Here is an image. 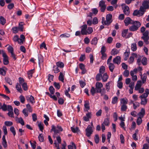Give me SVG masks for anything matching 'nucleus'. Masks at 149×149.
Instances as JSON below:
<instances>
[{
	"instance_id": "b1692460",
	"label": "nucleus",
	"mask_w": 149,
	"mask_h": 149,
	"mask_svg": "<svg viewBox=\"0 0 149 149\" xmlns=\"http://www.w3.org/2000/svg\"><path fill=\"white\" fill-rule=\"evenodd\" d=\"M108 64V65L109 68V70L111 72H113L115 68V67L114 65L112 63H110Z\"/></svg>"
},
{
	"instance_id": "9d476101",
	"label": "nucleus",
	"mask_w": 149,
	"mask_h": 149,
	"mask_svg": "<svg viewBox=\"0 0 149 149\" xmlns=\"http://www.w3.org/2000/svg\"><path fill=\"white\" fill-rule=\"evenodd\" d=\"M142 33L143 36L141 37V39L143 40L149 39V31L148 30L146 31L144 33Z\"/></svg>"
},
{
	"instance_id": "de8ad7c7",
	"label": "nucleus",
	"mask_w": 149,
	"mask_h": 149,
	"mask_svg": "<svg viewBox=\"0 0 149 149\" xmlns=\"http://www.w3.org/2000/svg\"><path fill=\"white\" fill-rule=\"evenodd\" d=\"M142 120L141 117H138L136 120V123L137 125H140L142 123Z\"/></svg>"
},
{
	"instance_id": "4be33fe9",
	"label": "nucleus",
	"mask_w": 149,
	"mask_h": 149,
	"mask_svg": "<svg viewBox=\"0 0 149 149\" xmlns=\"http://www.w3.org/2000/svg\"><path fill=\"white\" fill-rule=\"evenodd\" d=\"M108 78V76L106 73H104L103 76H102V79L104 82H106Z\"/></svg>"
},
{
	"instance_id": "f03ea898",
	"label": "nucleus",
	"mask_w": 149,
	"mask_h": 149,
	"mask_svg": "<svg viewBox=\"0 0 149 149\" xmlns=\"http://www.w3.org/2000/svg\"><path fill=\"white\" fill-rule=\"evenodd\" d=\"M112 15L111 14H107L106 16V21L105 20V18L104 17L102 18V24L103 25H109L112 22Z\"/></svg>"
},
{
	"instance_id": "13d9d810",
	"label": "nucleus",
	"mask_w": 149,
	"mask_h": 149,
	"mask_svg": "<svg viewBox=\"0 0 149 149\" xmlns=\"http://www.w3.org/2000/svg\"><path fill=\"white\" fill-rule=\"evenodd\" d=\"M18 123H20L22 125H24V122L22 118L20 117L18 119Z\"/></svg>"
},
{
	"instance_id": "39448f33",
	"label": "nucleus",
	"mask_w": 149,
	"mask_h": 149,
	"mask_svg": "<svg viewBox=\"0 0 149 149\" xmlns=\"http://www.w3.org/2000/svg\"><path fill=\"white\" fill-rule=\"evenodd\" d=\"M99 6L100 8L101 11L104 12L106 8L105 1L103 0L100 1L99 3Z\"/></svg>"
},
{
	"instance_id": "1a4fd4ad",
	"label": "nucleus",
	"mask_w": 149,
	"mask_h": 149,
	"mask_svg": "<svg viewBox=\"0 0 149 149\" xmlns=\"http://www.w3.org/2000/svg\"><path fill=\"white\" fill-rule=\"evenodd\" d=\"M109 124V120L108 118H106L104 120V121L101 125V128L102 132H104L105 130V128L104 125L108 126Z\"/></svg>"
},
{
	"instance_id": "6e6552de",
	"label": "nucleus",
	"mask_w": 149,
	"mask_h": 149,
	"mask_svg": "<svg viewBox=\"0 0 149 149\" xmlns=\"http://www.w3.org/2000/svg\"><path fill=\"white\" fill-rule=\"evenodd\" d=\"M121 6H124V7L122 8V9L123 10V11L124 14L127 15H128L130 13L129 7L127 6H126L125 4V3L122 4Z\"/></svg>"
},
{
	"instance_id": "5fc2aeb1",
	"label": "nucleus",
	"mask_w": 149,
	"mask_h": 149,
	"mask_svg": "<svg viewBox=\"0 0 149 149\" xmlns=\"http://www.w3.org/2000/svg\"><path fill=\"white\" fill-rule=\"evenodd\" d=\"M10 131L12 132L14 136H15L16 134V132L14 127L12 126L10 128Z\"/></svg>"
},
{
	"instance_id": "9b49d317",
	"label": "nucleus",
	"mask_w": 149,
	"mask_h": 149,
	"mask_svg": "<svg viewBox=\"0 0 149 149\" xmlns=\"http://www.w3.org/2000/svg\"><path fill=\"white\" fill-rule=\"evenodd\" d=\"M81 32L82 35L87 34V25L86 24H84L81 26Z\"/></svg>"
},
{
	"instance_id": "37998d69",
	"label": "nucleus",
	"mask_w": 149,
	"mask_h": 149,
	"mask_svg": "<svg viewBox=\"0 0 149 149\" xmlns=\"http://www.w3.org/2000/svg\"><path fill=\"white\" fill-rule=\"evenodd\" d=\"M56 64L57 67H60L61 68H63L64 66V64L63 63L61 62H57L56 63Z\"/></svg>"
},
{
	"instance_id": "79ce46f5",
	"label": "nucleus",
	"mask_w": 149,
	"mask_h": 149,
	"mask_svg": "<svg viewBox=\"0 0 149 149\" xmlns=\"http://www.w3.org/2000/svg\"><path fill=\"white\" fill-rule=\"evenodd\" d=\"M93 31V29L92 27H88L87 30V34H91Z\"/></svg>"
},
{
	"instance_id": "e433bc0d",
	"label": "nucleus",
	"mask_w": 149,
	"mask_h": 149,
	"mask_svg": "<svg viewBox=\"0 0 149 149\" xmlns=\"http://www.w3.org/2000/svg\"><path fill=\"white\" fill-rule=\"evenodd\" d=\"M127 108L126 105H121V110L122 111H125Z\"/></svg>"
},
{
	"instance_id": "49530a36",
	"label": "nucleus",
	"mask_w": 149,
	"mask_h": 149,
	"mask_svg": "<svg viewBox=\"0 0 149 149\" xmlns=\"http://www.w3.org/2000/svg\"><path fill=\"white\" fill-rule=\"evenodd\" d=\"M0 20L1 23L2 24L4 25L6 23V20L2 16H1L0 17Z\"/></svg>"
},
{
	"instance_id": "680f3d73",
	"label": "nucleus",
	"mask_w": 149,
	"mask_h": 149,
	"mask_svg": "<svg viewBox=\"0 0 149 149\" xmlns=\"http://www.w3.org/2000/svg\"><path fill=\"white\" fill-rule=\"evenodd\" d=\"M129 54L130 53L128 52H125L124 53L125 57L124 58V60H125L126 61L127 60L129 57Z\"/></svg>"
},
{
	"instance_id": "bb28decb",
	"label": "nucleus",
	"mask_w": 149,
	"mask_h": 149,
	"mask_svg": "<svg viewBox=\"0 0 149 149\" xmlns=\"http://www.w3.org/2000/svg\"><path fill=\"white\" fill-rule=\"evenodd\" d=\"M119 52V51L116 49H112L111 52V54L112 55H114L117 54Z\"/></svg>"
},
{
	"instance_id": "2f4dec72",
	"label": "nucleus",
	"mask_w": 149,
	"mask_h": 149,
	"mask_svg": "<svg viewBox=\"0 0 149 149\" xmlns=\"http://www.w3.org/2000/svg\"><path fill=\"white\" fill-rule=\"evenodd\" d=\"M105 68L104 66H102L99 70V73L101 74H102L105 72Z\"/></svg>"
},
{
	"instance_id": "72a5a7b5",
	"label": "nucleus",
	"mask_w": 149,
	"mask_h": 149,
	"mask_svg": "<svg viewBox=\"0 0 149 149\" xmlns=\"http://www.w3.org/2000/svg\"><path fill=\"white\" fill-rule=\"evenodd\" d=\"M133 103V107L134 109H136L137 107H139L140 105L139 103L137 102H135V103H133L132 101H131L130 102V103Z\"/></svg>"
},
{
	"instance_id": "f257e3e1",
	"label": "nucleus",
	"mask_w": 149,
	"mask_h": 149,
	"mask_svg": "<svg viewBox=\"0 0 149 149\" xmlns=\"http://www.w3.org/2000/svg\"><path fill=\"white\" fill-rule=\"evenodd\" d=\"M132 25L129 27L130 31H136L141 25V23L138 21H134Z\"/></svg>"
},
{
	"instance_id": "58836bf2",
	"label": "nucleus",
	"mask_w": 149,
	"mask_h": 149,
	"mask_svg": "<svg viewBox=\"0 0 149 149\" xmlns=\"http://www.w3.org/2000/svg\"><path fill=\"white\" fill-rule=\"evenodd\" d=\"M102 74L98 73L97 74L96 76V80L97 81H100L101 79V77L102 78Z\"/></svg>"
},
{
	"instance_id": "e2e57ef3",
	"label": "nucleus",
	"mask_w": 149,
	"mask_h": 149,
	"mask_svg": "<svg viewBox=\"0 0 149 149\" xmlns=\"http://www.w3.org/2000/svg\"><path fill=\"white\" fill-rule=\"evenodd\" d=\"M7 49L9 52H10V53L13 52V49L11 46H9L8 47Z\"/></svg>"
},
{
	"instance_id": "864d4df0",
	"label": "nucleus",
	"mask_w": 149,
	"mask_h": 149,
	"mask_svg": "<svg viewBox=\"0 0 149 149\" xmlns=\"http://www.w3.org/2000/svg\"><path fill=\"white\" fill-rule=\"evenodd\" d=\"M49 90L51 94H54V89L52 86H51L49 88Z\"/></svg>"
},
{
	"instance_id": "a878e982",
	"label": "nucleus",
	"mask_w": 149,
	"mask_h": 149,
	"mask_svg": "<svg viewBox=\"0 0 149 149\" xmlns=\"http://www.w3.org/2000/svg\"><path fill=\"white\" fill-rule=\"evenodd\" d=\"M15 88L20 93H22V90L21 87L20 85L18 83H16L15 86Z\"/></svg>"
},
{
	"instance_id": "aec40b11",
	"label": "nucleus",
	"mask_w": 149,
	"mask_h": 149,
	"mask_svg": "<svg viewBox=\"0 0 149 149\" xmlns=\"http://www.w3.org/2000/svg\"><path fill=\"white\" fill-rule=\"evenodd\" d=\"M91 113L90 112H88L86 114V116L83 117L84 120L86 121H88L89 120V118L91 117Z\"/></svg>"
},
{
	"instance_id": "69168bd1",
	"label": "nucleus",
	"mask_w": 149,
	"mask_h": 149,
	"mask_svg": "<svg viewBox=\"0 0 149 149\" xmlns=\"http://www.w3.org/2000/svg\"><path fill=\"white\" fill-rule=\"evenodd\" d=\"M95 141L96 143H98L99 142V137L98 135L96 134L95 135Z\"/></svg>"
},
{
	"instance_id": "c756f323",
	"label": "nucleus",
	"mask_w": 149,
	"mask_h": 149,
	"mask_svg": "<svg viewBox=\"0 0 149 149\" xmlns=\"http://www.w3.org/2000/svg\"><path fill=\"white\" fill-rule=\"evenodd\" d=\"M131 47V49L134 52L136 50L137 47L136 43L132 44Z\"/></svg>"
},
{
	"instance_id": "a19ab883",
	"label": "nucleus",
	"mask_w": 149,
	"mask_h": 149,
	"mask_svg": "<svg viewBox=\"0 0 149 149\" xmlns=\"http://www.w3.org/2000/svg\"><path fill=\"white\" fill-rule=\"evenodd\" d=\"M112 83L111 81H109L105 85L107 91H108L110 89L109 84Z\"/></svg>"
},
{
	"instance_id": "412c9836",
	"label": "nucleus",
	"mask_w": 149,
	"mask_h": 149,
	"mask_svg": "<svg viewBox=\"0 0 149 149\" xmlns=\"http://www.w3.org/2000/svg\"><path fill=\"white\" fill-rule=\"evenodd\" d=\"M26 109H24L22 112H25L26 111L29 112H32V109L29 104H28L26 105Z\"/></svg>"
},
{
	"instance_id": "09e8293b",
	"label": "nucleus",
	"mask_w": 149,
	"mask_h": 149,
	"mask_svg": "<svg viewBox=\"0 0 149 149\" xmlns=\"http://www.w3.org/2000/svg\"><path fill=\"white\" fill-rule=\"evenodd\" d=\"M18 28L21 31H23V23L22 22L19 23L18 26Z\"/></svg>"
},
{
	"instance_id": "c03bdc74",
	"label": "nucleus",
	"mask_w": 149,
	"mask_h": 149,
	"mask_svg": "<svg viewBox=\"0 0 149 149\" xmlns=\"http://www.w3.org/2000/svg\"><path fill=\"white\" fill-rule=\"evenodd\" d=\"M90 92L93 95H94L95 93H97L95 89L93 87H92L90 90Z\"/></svg>"
},
{
	"instance_id": "0e129e2a",
	"label": "nucleus",
	"mask_w": 149,
	"mask_h": 149,
	"mask_svg": "<svg viewBox=\"0 0 149 149\" xmlns=\"http://www.w3.org/2000/svg\"><path fill=\"white\" fill-rule=\"evenodd\" d=\"M123 83L122 82L118 81L117 86L119 88L121 89L123 87Z\"/></svg>"
},
{
	"instance_id": "774afa93",
	"label": "nucleus",
	"mask_w": 149,
	"mask_h": 149,
	"mask_svg": "<svg viewBox=\"0 0 149 149\" xmlns=\"http://www.w3.org/2000/svg\"><path fill=\"white\" fill-rule=\"evenodd\" d=\"M129 71L128 70H125L123 72V75L125 77H127L129 76Z\"/></svg>"
},
{
	"instance_id": "a18cd8bd",
	"label": "nucleus",
	"mask_w": 149,
	"mask_h": 149,
	"mask_svg": "<svg viewBox=\"0 0 149 149\" xmlns=\"http://www.w3.org/2000/svg\"><path fill=\"white\" fill-rule=\"evenodd\" d=\"M72 145H69L68 146V149H74H74H75L76 148V146L74 143L72 142Z\"/></svg>"
},
{
	"instance_id": "423d86ee",
	"label": "nucleus",
	"mask_w": 149,
	"mask_h": 149,
	"mask_svg": "<svg viewBox=\"0 0 149 149\" xmlns=\"http://www.w3.org/2000/svg\"><path fill=\"white\" fill-rule=\"evenodd\" d=\"M2 53L3 57V64L5 65L8 64L9 63L8 56L3 50H2Z\"/></svg>"
},
{
	"instance_id": "6e6d98bb",
	"label": "nucleus",
	"mask_w": 149,
	"mask_h": 149,
	"mask_svg": "<svg viewBox=\"0 0 149 149\" xmlns=\"http://www.w3.org/2000/svg\"><path fill=\"white\" fill-rule=\"evenodd\" d=\"M70 34H61L60 37H61V38H68L70 37Z\"/></svg>"
},
{
	"instance_id": "ddd939ff",
	"label": "nucleus",
	"mask_w": 149,
	"mask_h": 149,
	"mask_svg": "<svg viewBox=\"0 0 149 149\" xmlns=\"http://www.w3.org/2000/svg\"><path fill=\"white\" fill-rule=\"evenodd\" d=\"M146 10L142 6H141L138 11V17L143 15L144 13Z\"/></svg>"
},
{
	"instance_id": "4468645a",
	"label": "nucleus",
	"mask_w": 149,
	"mask_h": 149,
	"mask_svg": "<svg viewBox=\"0 0 149 149\" xmlns=\"http://www.w3.org/2000/svg\"><path fill=\"white\" fill-rule=\"evenodd\" d=\"M120 57L119 56H117L113 59V62L114 63L118 65L120 63Z\"/></svg>"
},
{
	"instance_id": "c9c22d12",
	"label": "nucleus",
	"mask_w": 149,
	"mask_h": 149,
	"mask_svg": "<svg viewBox=\"0 0 149 149\" xmlns=\"http://www.w3.org/2000/svg\"><path fill=\"white\" fill-rule=\"evenodd\" d=\"M53 70L54 71L55 73H58L60 71L58 67L57 66L54 65L53 67Z\"/></svg>"
},
{
	"instance_id": "052dcab7",
	"label": "nucleus",
	"mask_w": 149,
	"mask_h": 149,
	"mask_svg": "<svg viewBox=\"0 0 149 149\" xmlns=\"http://www.w3.org/2000/svg\"><path fill=\"white\" fill-rule=\"evenodd\" d=\"M22 87L24 91H26L28 89L26 83H23L22 85Z\"/></svg>"
},
{
	"instance_id": "338daca9",
	"label": "nucleus",
	"mask_w": 149,
	"mask_h": 149,
	"mask_svg": "<svg viewBox=\"0 0 149 149\" xmlns=\"http://www.w3.org/2000/svg\"><path fill=\"white\" fill-rule=\"evenodd\" d=\"M118 98L117 97H114L112 99V103L113 104H115L117 102L118 100Z\"/></svg>"
},
{
	"instance_id": "4d7b16f0",
	"label": "nucleus",
	"mask_w": 149,
	"mask_h": 149,
	"mask_svg": "<svg viewBox=\"0 0 149 149\" xmlns=\"http://www.w3.org/2000/svg\"><path fill=\"white\" fill-rule=\"evenodd\" d=\"M7 126H10L13 124V123L11 121H6L4 123Z\"/></svg>"
},
{
	"instance_id": "393cba45",
	"label": "nucleus",
	"mask_w": 149,
	"mask_h": 149,
	"mask_svg": "<svg viewBox=\"0 0 149 149\" xmlns=\"http://www.w3.org/2000/svg\"><path fill=\"white\" fill-rule=\"evenodd\" d=\"M98 40L97 37H94L92 39L91 41V44L92 45H96L97 43Z\"/></svg>"
},
{
	"instance_id": "473e14b6",
	"label": "nucleus",
	"mask_w": 149,
	"mask_h": 149,
	"mask_svg": "<svg viewBox=\"0 0 149 149\" xmlns=\"http://www.w3.org/2000/svg\"><path fill=\"white\" fill-rule=\"evenodd\" d=\"M128 29H124L122 32V36L123 37H125L126 36L128 32Z\"/></svg>"
},
{
	"instance_id": "5701e85b",
	"label": "nucleus",
	"mask_w": 149,
	"mask_h": 149,
	"mask_svg": "<svg viewBox=\"0 0 149 149\" xmlns=\"http://www.w3.org/2000/svg\"><path fill=\"white\" fill-rule=\"evenodd\" d=\"M141 99V104L142 105H145L147 102L148 100L146 98V97H139Z\"/></svg>"
},
{
	"instance_id": "cd10ccee",
	"label": "nucleus",
	"mask_w": 149,
	"mask_h": 149,
	"mask_svg": "<svg viewBox=\"0 0 149 149\" xmlns=\"http://www.w3.org/2000/svg\"><path fill=\"white\" fill-rule=\"evenodd\" d=\"M64 75L63 73L61 72L60 73V75L58 77V79L59 81H61L63 82H64Z\"/></svg>"
},
{
	"instance_id": "f704fd0d",
	"label": "nucleus",
	"mask_w": 149,
	"mask_h": 149,
	"mask_svg": "<svg viewBox=\"0 0 149 149\" xmlns=\"http://www.w3.org/2000/svg\"><path fill=\"white\" fill-rule=\"evenodd\" d=\"M6 81L10 85L12 84L13 82L11 79L9 78L6 77L5 78Z\"/></svg>"
},
{
	"instance_id": "3c124183",
	"label": "nucleus",
	"mask_w": 149,
	"mask_h": 149,
	"mask_svg": "<svg viewBox=\"0 0 149 149\" xmlns=\"http://www.w3.org/2000/svg\"><path fill=\"white\" fill-rule=\"evenodd\" d=\"M54 76L53 75L49 74L48 75V79L49 82H51L52 81H53Z\"/></svg>"
},
{
	"instance_id": "ea45409f",
	"label": "nucleus",
	"mask_w": 149,
	"mask_h": 149,
	"mask_svg": "<svg viewBox=\"0 0 149 149\" xmlns=\"http://www.w3.org/2000/svg\"><path fill=\"white\" fill-rule=\"evenodd\" d=\"M33 73V70H31L28 72V76L29 79L32 77V74Z\"/></svg>"
},
{
	"instance_id": "c85d7f7f",
	"label": "nucleus",
	"mask_w": 149,
	"mask_h": 149,
	"mask_svg": "<svg viewBox=\"0 0 149 149\" xmlns=\"http://www.w3.org/2000/svg\"><path fill=\"white\" fill-rule=\"evenodd\" d=\"M147 59L145 57H143L141 59V62L143 65H147Z\"/></svg>"
},
{
	"instance_id": "7c9ffc66",
	"label": "nucleus",
	"mask_w": 149,
	"mask_h": 149,
	"mask_svg": "<svg viewBox=\"0 0 149 149\" xmlns=\"http://www.w3.org/2000/svg\"><path fill=\"white\" fill-rule=\"evenodd\" d=\"M85 108L87 109L86 111H88L90 109L89 104L88 101H86L84 104Z\"/></svg>"
},
{
	"instance_id": "0eeeda50",
	"label": "nucleus",
	"mask_w": 149,
	"mask_h": 149,
	"mask_svg": "<svg viewBox=\"0 0 149 149\" xmlns=\"http://www.w3.org/2000/svg\"><path fill=\"white\" fill-rule=\"evenodd\" d=\"M93 129L91 127L90 125H89L88 126L85 130L86 134L87 137L90 136L92 134Z\"/></svg>"
},
{
	"instance_id": "a211bd4d",
	"label": "nucleus",
	"mask_w": 149,
	"mask_h": 149,
	"mask_svg": "<svg viewBox=\"0 0 149 149\" xmlns=\"http://www.w3.org/2000/svg\"><path fill=\"white\" fill-rule=\"evenodd\" d=\"M120 105H127V104L128 100L127 98H121L120 100Z\"/></svg>"
},
{
	"instance_id": "f8f14e48",
	"label": "nucleus",
	"mask_w": 149,
	"mask_h": 149,
	"mask_svg": "<svg viewBox=\"0 0 149 149\" xmlns=\"http://www.w3.org/2000/svg\"><path fill=\"white\" fill-rule=\"evenodd\" d=\"M134 21L131 19L129 17H127L126 18L124 21L125 25L126 26H128L129 24H131Z\"/></svg>"
},
{
	"instance_id": "f3484780",
	"label": "nucleus",
	"mask_w": 149,
	"mask_h": 149,
	"mask_svg": "<svg viewBox=\"0 0 149 149\" xmlns=\"http://www.w3.org/2000/svg\"><path fill=\"white\" fill-rule=\"evenodd\" d=\"M145 93L139 96V97H147L149 95V89L146 88L145 90Z\"/></svg>"
},
{
	"instance_id": "603ef678",
	"label": "nucleus",
	"mask_w": 149,
	"mask_h": 149,
	"mask_svg": "<svg viewBox=\"0 0 149 149\" xmlns=\"http://www.w3.org/2000/svg\"><path fill=\"white\" fill-rule=\"evenodd\" d=\"M103 86V85L101 82H97L95 84V87H98L101 88Z\"/></svg>"
},
{
	"instance_id": "bf43d9fd",
	"label": "nucleus",
	"mask_w": 149,
	"mask_h": 149,
	"mask_svg": "<svg viewBox=\"0 0 149 149\" xmlns=\"http://www.w3.org/2000/svg\"><path fill=\"white\" fill-rule=\"evenodd\" d=\"M19 29L17 27H14L12 28V30L13 33H16L18 31Z\"/></svg>"
},
{
	"instance_id": "2eb2a0df",
	"label": "nucleus",
	"mask_w": 149,
	"mask_h": 149,
	"mask_svg": "<svg viewBox=\"0 0 149 149\" xmlns=\"http://www.w3.org/2000/svg\"><path fill=\"white\" fill-rule=\"evenodd\" d=\"M142 86V82L141 81H137L135 87V90L136 91L138 90Z\"/></svg>"
},
{
	"instance_id": "20e7f679",
	"label": "nucleus",
	"mask_w": 149,
	"mask_h": 149,
	"mask_svg": "<svg viewBox=\"0 0 149 149\" xmlns=\"http://www.w3.org/2000/svg\"><path fill=\"white\" fill-rule=\"evenodd\" d=\"M0 109L3 111H8V112H13V108L11 105H7L5 103L3 104L0 102Z\"/></svg>"
},
{
	"instance_id": "8fccbe9b",
	"label": "nucleus",
	"mask_w": 149,
	"mask_h": 149,
	"mask_svg": "<svg viewBox=\"0 0 149 149\" xmlns=\"http://www.w3.org/2000/svg\"><path fill=\"white\" fill-rule=\"evenodd\" d=\"M71 131L74 133H76L79 130V129L78 127H71Z\"/></svg>"
},
{
	"instance_id": "6ab92c4d",
	"label": "nucleus",
	"mask_w": 149,
	"mask_h": 149,
	"mask_svg": "<svg viewBox=\"0 0 149 149\" xmlns=\"http://www.w3.org/2000/svg\"><path fill=\"white\" fill-rule=\"evenodd\" d=\"M147 78V76L146 74L144 73L143 75H142V74L141 73V78L143 84H144L146 82Z\"/></svg>"
},
{
	"instance_id": "7ed1b4c3",
	"label": "nucleus",
	"mask_w": 149,
	"mask_h": 149,
	"mask_svg": "<svg viewBox=\"0 0 149 149\" xmlns=\"http://www.w3.org/2000/svg\"><path fill=\"white\" fill-rule=\"evenodd\" d=\"M63 130L62 128L60 126L57 125V127L55 126L54 125H52V129L51 131L54 132L53 137L54 138L56 136V135H58V133H59L60 132L62 131Z\"/></svg>"
},
{
	"instance_id": "dca6fc26",
	"label": "nucleus",
	"mask_w": 149,
	"mask_h": 149,
	"mask_svg": "<svg viewBox=\"0 0 149 149\" xmlns=\"http://www.w3.org/2000/svg\"><path fill=\"white\" fill-rule=\"evenodd\" d=\"M149 1H144L142 4V6L146 10V9H148L149 8Z\"/></svg>"
},
{
	"instance_id": "4c0bfd02",
	"label": "nucleus",
	"mask_w": 149,
	"mask_h": 149,
	"mask_svg": "<svg viewBox=\"0 0 149 149\" xmlns=\"http://www.w3.org/2000/svg\"><path fill=\"white\" fill-rule=\"evenodd\" d=\"M0 74L3 76H5L6 75V71L3 68H0Z\"/></svg>"
}]
</instances>
